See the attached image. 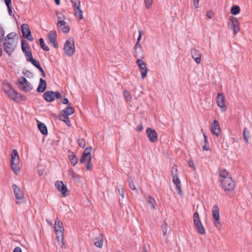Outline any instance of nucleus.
Listing matches in <instances>:
<instances>
[{
    "mask_svg": "<svg viewBox=\"0 0 252 252\" xmlns=\"http://www.w3.org/2000/svg\"><path fill=\"white\" fill-rule=\"evenodd\" d=\"M17 86L19 89L25 93L30 92L33 89L32 85L23 76L18 79Z\"/></svg>",
    "mask_w": 252,
    "mask_h": 252,
    "instance_id": "f257e3e1",
    "label": "nucleus"
},
{
    "mask_svg": "<svg viewBox=\"0 0 252 252\" xmlns=\"http://www.w3.org/2000/svg\"><path fill=\"white\" fill-rule=\"evenodd\" d=\"M10 162L12 170L15 174H17L20 171V168L19 166V157L16 149H13L12 151Z\"/></svg>",
    "mask_w": 252,
    "mask_h": 252,
    "instance_id": "f03ea898",
    "label": "nucleus"
},
{
    "mask_svg": "<svg viewBox=\"0 0 252 252\" xmlns=\"http://www.w3.org/2000/svg\"><path fill=\"white\" fill-rule=\"evenodd\" d=\"M193 223L196 231L199 234L203 235L205 234V229L200 220L199 213L195 212L193 215Z\"/></svg>",
    "mask_w": 252,
    "mask_h": 252,
    "instance_id": "7ed1b4c3",
    "label": "nucleus"
},
{
    "mask_svg": "<svg viewBox=\"0 0 252 252\" xmlns=\"http://www.w3.org/2000/svg\"><path fill=\"white\" fill-rule=\"evenodd\" d=\"M63 50L64 54L68 57H71L74 55L75 48L73 39L69 38L65 41L63 46Z\"/></svg>",
    "mask_w": 252,
    "mask_h": 252,
    "instance_id": "20e7f679",
    "label": "nucleus"
},
{
    "mask_svg": "<svg viewBox=\"0 0 252 252\" xmlns=\"http://www.w3.org/2000/svg\"><path fill=\"white\" fill-rule=\"evenodd\" d=\"M54 229L57 234V239L58 241H59L60 239L62 240L63 239L64 228L63 223L58 218H56L54 224Z\"/></svg>",
    "mask_w": 252,
    "mask_h": 252,
    "instance_id": "39448f33",
    "label": "nucleus"
},
{
    "mask_svg": "<svg viewBox=\"0 0 252 252\" xmlns=\"http://www.w3.org/2000/svg\"><path fill=\"white\" fill-rule=\"evenodd\" d=\"M220 186L225 191H230L234 189V183L231 177L220 180Z\"/></svg>",
    "mask_w": 252,
    "mask_h": 252,
    "instance_id": "423d86ee",
    "label": "nucleus"
},
{
    "mask_svg": "<svg viewBox=\"0 0 252 252\" xmlns=\"http://www.w3.org/2000/svg\"><path fill=\"white\" fill-rule=\"evenodd\" d=\"M213 218L214 219V224L217 228H220L221 227V223L220 221V214L219 209L217 205H215L213 207L212 210Z\"/></svg>",
    "mask_w": 252,
    "mask_h": 252,
    "instance_id": "0eeeda50",
    "label": "nucleus"
},
{
    "mask_svg": "<svg viewBox=\"0 0 252 252\" xmlns=\"http://www.w3.org/2000/svg\"><path fill=\"white\" fill-rule=\"evenodd\" d=\"M16 46L15 40H10V41H4L3 47L4 51L10 56L14 51Z\"/></svg>",
    "mask_w": 252,
    "mask_h": 252,
    "instance_id": "6e6552de",
    "label": "nucleus"
},
{
    "mask_svg": "<svg viewBox=\"0 0 252 252\" xmlns=\"http://www.w3.org/2000/svg\"><path fill=\"white\" fill-rule=\"evenodd\" d=\"M58 190L61 192L64 197L67 196L69 194V191L66 187L62 181H57L55 185Z\"/></svg>",
    "mask_w": 252,
    "mask_h": 252,
    "instance_id": "1a4fd4ad",
    "label": "nucleus"
},
{
    "mask_svg": "<svg viewBox=\"0 0 252 252\" xmlns=\"http://www.w3.org/2000/svg\"><path fill=\"white\" fill-rule=\"evenodd\" d=\"M21 31L22 36L24 38H26L30 41H32L33 40L31 34V32L27 24H23L22 25Z\"/></svg>",
    "mask_w": 252,
    "mask_h": 252,
    "instance_id": "9d476101",
    "label": "nucleus"
},
{
    "mask_svg": "<svg viewBox=\"0 0 252 252\" xmlns=\"http://www.w3.org/2000/svg\"><path fill=\"white\" fill-rule=\"evenodd\" d=\"M136 63L138 65L140 68V72L141 74V78L144 79L147 76L148 69L146 67V63L141 59H137L136 61Z\"/></svg>",
    "mask_w": 252,
    "mask_h": 252,
    "instance_id": "9b49d317",
    "label": "nucleus"
},
{
    "mask_svg": "<svg viewBox=\"0 0 252 252\" xmlns=\"http://www.w3.org/2000/svg\"><path fill=\"white\" fill-rule=\"evenodd\" d=\"M92 149V147H88L86 148L84 152H83V154L81 156V158L80 160V162L81 163H84L86 161H90L92 160V156L91 154V150Z\"/></svg>",
    "mask_w": 252,
    "mask_h": 252,
    "instance_id": "f8f14e48",
    "label": "nucleus"
},
{
    "mask_svg": "<svg viewBox=\"0 0 252 252\" xmlns=\"http://www.w3.org/2000/svg\"><path fill=\"white\" fill-rule=\"evenodd\" d=\"M190 53L195 63L197 64L200 63L201 60V54L199 50L192 48L190 50Z\"/></svg>",
    "mask_w": 252,
    "mask_h": 252,
    "instance_id": "ddd939ff",
    "label": "nucleus"
},
{
    "mask_svg": "<svg viewBox=\"0 0 252 252\" xmlns=\"http://www.w3.org/2000/svg\"><path fill=\"white\" fill-rule=\"evenodd\" d=\"M12 187L13 189L14 193L16 199L17 200H21L24 199V193L21 190L20 188L15 184H13Z\"/></svg>",
    "mask_w": 252,
    "mask_h": 252,
    "instance_id": "4468645a",
    "label": "nucleus"
},
{
    "mask_svg": "<svg viewBox=\"0 0 252 252\" xmlns=\"http://www.w3.org/2000/svg\"><path fill=\"white\" fill-rule=\"evenodd\" d=\"M147 136L151 142H155L157 140L158 135L156 131L151 128H148L146 130Z\"/></svg>",
    "mask_w": 252,
    "mask_h": 252,
    "instance_id": "2eb2a0df",
    "label": "nucleus"
},
{
    "mask_svg": "<svg viewBox=\"0 0 252 252\" xmlns=\"http://www.w3.org/2000/svg\"><path fill=\"white\" fill-rule=\"evenodd\" d=\"M211 129L212 133L216 135L219 136L221 132V130L219 126V124L217 120H214L211 125Z\"/></svg>",
    "mask_w": 252,
    "mask_h": 252,
    "instance_id": "dca6fc26",
    "label": "nucleus"
},
{
    "mask_svg": "<svg viewBox=\"0 0 252 252\" xmlns=\"http://www.w3.org/2000/svg\"><path fill=\"white\" fill-rule=\"evenodd\" d=\"M43 97L47 102H52L55 100L54 92L53 91H47L44 93Z\"/></svg>",
    "mask_w": 252,
    "mask_h": 252,
    "instance_id": "f3484780",
    "label": "nucleus"
},
{
    "mask_svg": "<svg viewBox=\"0 0 252 252\" xmlns=\"http://www.w3.org/2000/svg\"><path fill=\"white\" fill-rule=\"evenodd\" d=\"M57 26L61 28L63 32L67 33L70 31V28L68 23L64 21H59L58 22Z\"/></svg>",
    "mask_w": 252,
    "mask_h": 252,
    "instance_id": "a211bd4d",
    "label": "nucleus"
},
{
    "mask_svg": "<svg viewBox=\"0 0 252 252\" xmlns=\"http://www.w3.org/2000/svg\"><path fill=\"white\" fill-rule=\"evenodd\" d=\"M225 96L222 93H220L218 94L217 98H216V103L217 105L219 106L220 108H223L225 107Z\"/></svg>",
    "mask_w": 252,
    "mask_h": 252,
    "instance_id": "6ab92c4d",
    "label": "nucleus"
},
{
    "mask_svg": "<svg viewBox=\"0 0 252 252\" xmlns=\"http://www.w3.org/2000/svg\"><path fill=\"white\" fill-rule=\"evenodd\" d=\"M47 86L46 82L42 78L39 79V83L37 88V92L38 93H42L46 90Z\"/></svg>",
    "mask_w": 252,
    "mask_h": 252,
    "instance_id": "aec40b11",
    "label": "nucleus"
},
{
    "mask_svg": "<svg viewBox=\"0 0 252 252\" xmlns=\"http://www.w3.org/2000/svg\"><path fill=\"white\" fill-rule=\"evenodd\" d=\"M173 182L175 184L176 188V190L178 191V193L180 195L183 194V192L181 188V182L178 177L173 178Z\"/></svg>",
    "mask_w": 252,
    "mask_h": 252,
    "instance_id": "412c9836",
    "label": "nucleus"
},
{
    "mask_svg": "<svg viewBox=\"0 0 252 252\" xmlns=\"http://www.w3.org/2000/svg\"><path fill=\"white\" fill-rule=\"evenodd\" d=\"M72 3V6L73 8L74 11V15L77 16V9H79V7L80 6V0H70Z\"/></svg>",
    "mask_w": 252,
    "mask_h": 252,
    "instance_id": "4be33fe9",
    "label": "nucleus"
},
{
    "mask_svg": "<svg viewBox=\"0 0 252 252\" xmlns=\"http://www.w3.org/2000/svg\"><path fill=\"white\" fill-rule=\"evenodd\" d=\"M68 158L72 165L75 166L77 164L78 159L75 154L73 152L69 151Z\"/></svg>",
    "mask_w": 252,
    "mask_h": 252,
    "instance_id": "5701e85b",
    "label": "nucleus"
},
{
    "mask_svg": "<svg viewBox=\"0 0 252 252\" xmlns=\"http://www.w3.org/2000/svg\"><path fill=\"white\" fill-rule=\"evenodd\" d=\"M228 28L232 30L234 34H236L240 31L239 23L237 24H228Z\"/></svg>",
    "mask_w": 252,
    "mask_h": 252,
    "instance_id": "b1692460",
    "label": "nucleus"
},
{
    "mask_svg": "<svg viewBox=\"0 0 252 252\" xmlns=\"http://www.w3.org/2000/svg\"><path fill=\"white\" fill-rule=\"evenodd\" d=\"M94 241V244L96 247L99 248H102L103 243V239L101 234H99L98 237L95 239Z\"/></svg>",
    "mask_w": 252,
    "mask_h": 252,
    "instance_id": "393cba45",
    "label": "nucleus"
},
{
    "mask_svg": "<svg viewBox=\"0 0 252 252\" xmlns=\"http://www.w3.org/2000/svg\"><path fill=\"white\" fill-rule=\"evenodd\" d=\"M21 48L24 53H27V52L31 50L27 41L24 39H22L21 41Z\"/></svg>",
    "mask_w": 252,
    "mask_h": 252,
    "instance_id": "a878e982",
    "label": "nucleus"
},
{
    "mask_svg": "<svg viewBox=\"0 0 252 252\" xmlns=\"http://www.w3.org/2000/svg\"><path fill=\"white\" fill-rule=\"evenodd\" d=\"M38 128L43 135H47L48 134V130L46 126L43 123L39 122L38 123Z\"/></svg>",
    "mask_w": 252,
    "mask_h": 252,
    "instance_id": "bb28decb",
    "label": "nucleus"
},
{
    "mask_svg": "<svg viewBox=\"0 0 252 252\" xmlns=\"http://www.w3.org/2000/svg\"><path fill=\"white\" fill-rule=\"evenodd\" d=\"M3 91L6 93V94L12 90L11 85L6 80H4L3 82Z\"/></svg>",
    "mask_w": 252,
    "mask_h": 252,
    "instance_id": "cd10ccee",
    "label": "nucleus"
},
{
    "mask_svg": "<svg viewBox=\"0 0 252 252\" xmlns=\"http://www.w3.org/2000/svg\"><path fill=\"white\" fill-rule=\"evenodd\" d=\"M74 111L75 109L73 107L70 106V105L67 107L63 110V113L66 114V116L72 115L74 113Z\"/></svg>",
    "mask_w": 252,
    "mask_h": 252,
    "instance_id": "c85d7f7f",
    "label": "nucleus"
},
{
    "mask_svg": "<svg viewBox=\"0 0 252 252\" xmlns=\"http://www.w3.org/2000/svg\"><path fill=\"white\" fill-rule=\"evenodd\" d=\"M240 12V8L239 6L233 5L230 9V13L233 15H236L239 14Z\"/></svg>",
    "mask_w": 252,
    "mask_h": 252,
    "instance_id": "c756f323",
    "label": "nucleus"
},
{
    "mask_svg": "<svg viewBox=\"0 0 252 252\" xmlns=\"http://www.w3.org/2000/svg\"><path fill=\"white\" fill-rule=\"evenodd\" d=\"M48 38L50 42L56 39L57 33L55 31H51L47 35Z\"/></svg>",
    "mask_w": 252,
    "mask_h": 252,
    "instance_id": "7c9ffc66",
    "label": "nucleus"
},
{
    "mask_svg": "<svg viewBox=\"0 0 252 252\" xmlns=\"http://www.w3.org/2000/svg\"><path fill=\"white\" fill-rule=\"evenodd\" d=\"M10 98H11L14 101H17L16 98L17 97L18 93L13 90L10 91L6 94Z\"/></svg>",
    "mask_w": 252,
    "mask_h": 252,
    "instance_id": "2f4dec72",
    "label": "nucleus"
},
{
    "mask_svg": "<svg viewBox=\"0 0 252 252\" xmlns=\"http://www.w3.org/2000/svg\"><path fill=\"white\" fill-rule=\"evenodd\" d=\"M171 174L173 178L178 177V167L176 165H174L171 169Z\"/></svg>",
    "mask_w": 252,
    "mask_h": 252,
    "instance_id": "473e14b6",
    "label": "nucleus"
},
{
    "mask_svg": "<svg viewBox=\"0 0 252 252\" xmlns=\"http://www.w3.org/2000/svg\"><path fill=\"white\" fill-rule=\"evenodd\" d=\"M69 174L71 176V179L75 181V182H79V175L74 172L72 170L69 171Z\"/></svg>",
    "mask_w": 252,
    "mask_h": 252,
    "instance_id": "72a5a7b5",
    "label": "nucleus"
},
{
    "mask_svg": "<svg viewBox=\"0 0 252 252\" xmlns=\"http://www.w3.org/2000/svg\"><path fill=\"white\" fill-rule=\"evenodd\" d=\"M203 137L204 139L205 145L203 146V149L205 151H209L210 150L209 144L208 141L207 136L204 133Z\"/></svg>",
    "mask_w": 252,
    "mask_h": 252,
    "instance_id": "f704fd0d",
    "label": "nucleus"
},
{
    "mask_svg": "<svg viewBox=\"0 0 252 252\" xmlns=\"http://www.w3.org/2000/svg\"><path fill=\"white\" fill-rule=\"evenodd\" d=\"M219 175L220 176V177H221L222 179H224V178H225V177H230L228 175V173L224 169H220L219 170Z\"/></svg>",
    "mask_w": 252,
    "mask_h": 252,
    "instance_id": "c9c22d12",
    "label": "nucleus"
},
{
    "mask_svg": "<svg viewBox=\"0 0 252 252\" xmlns=\"http://www.w3.org/2000/svg\"><path fill=\"white\" fill-rule=\"evenodd\" d=\"M39 43L40 45L41 48L44 51H48L50 50V48L48 46L45 45L44 43V41L43 38H40L39 39Z\"/></svg>",
    "mask_w": 252,
    "mask_h": 252,
    "instance_id": "e433bc0d",
    "label": "nucleus"
},
{
    "mask_svg": "<svg viewBox=\"0 0 252 252\" xmlns=\"http://www.w3.org/2000/svg\"><path fill=\"white\" fill-rule=\"evenodd\" d=\"M147 202L151 205L152 209H155L156 203L154 198L149 196L147 198Z\"/></svg>",
    "mask_w": 252,
    "mask_h": 252,
    "instance_id": "4c0bfd02",
    "label": "nucleus"
},
{
    "mask_svg": "<svg viewBox=\"0 0 252 252\" xmlns=\"http://www.w3.org/2000/svg\"><path fill=\"white\" fill-rule=\"evenodd\" d=\"M5 3L6 5L7 6L8 11L10 16L12 15V5H11V0H4Z\"/></svg>",
    "mask_w": 252,
    "mask_h": 252,
    "instance_id": "58836bf2",
    "label": "nucleus"
},
{
    "mask_svg": "<svg viewBox=\"0 0 252 252\" xmlns=\"http://www.w3.org/2000/svg\"><path fill=\"white\" fill-rule=\"evenodd\" d=\"M16 35L14 32L9 33L5 38L4 41H10V40H15L13 38Z\"/></svg>",
    "mask_w": 252,
    "mask_h": 252,
    "instance_id": "ea45409f",
    "label": "nucleus"
},
{
    "mask_svg": "<svg viewBox=\"0 0 252 252\" xmlns=\"http://www.w3.org/2000/svg\"><path fill=\"white\" fill-rule=\"evenodd\" d=\"M134 54L135 57L142 58L144 56L142 49L140 48L138 49H135Z\"/></svg>",
    "mask_w": 252,
    "mask_h": 252,
    "instance_id": "a19ab883",
    "label": "nucleus"
},
{
    "mask_svg": "<svg viewBox=\"0 0 252 252\" xmlns=\"http://www.w3.org/2000/svg\"><path fill=\"white\" fill-rule=\"evenodd\" d=\"M249 131L247 129V128H245L243 131V138L245 140L246 142L248 144L249 143Z\"/></svg>",
    "mask_w": 252,
    "mask_h": 252,
    "instance_id": "79ce46f5",
    "label": "nucleus"
},
{
    "mask_svg": "<svg viewBox=\"0 0 252 252\" xmlns=\"http://www.w3.org/2000/svg\"><path fill=\"white\" fill-rule=\"evenodd\" d=\"M124 97H125V99L126 100V101H131L132 97H131L130 94L127 90H125L124 91Z\"/></svg>",
    "mask_w": 252,
    "mask_h": 252,
    "instance_id": "37998d69",
    "label": "nucleus"
},
{
    "mask_svg": "<svg viewBox=\"0 0 252 252\" xmlns=\"http://www.w3.org/2000/svg\"><path fill=\"white\" fill-rule=\"evenodd\" d=\"M25 55V56L26 57V60L27 62H30L32 60H33L34 58H33L32 55L31 51H29L27 52V53H24Z\"/></svg>",
    "mask_w": 252,
    "mask_h": 252,
    "instance_id": "c03bdc74",
    "label": "nucleus"
},
{
    "mask_svg": "<svg viewBox=\"0 0 252 252\" xmlns=\"http://www.w3.org/2000/svg\"><path fill=\"white\" fill-rule=\"evenodd\" d=\"M31 63L34 65L35 67H36L37 69H39L40 67H41L39 62L36 60L35 59H33L32 60L31 62Z\"/></svg>",
    "mask_w": 252,
    "mask_h": 252,
    "instance_id": "a18cd8bd",
    "label": "nucleus"
},
{
    "mask_svg": "<svg viewBox=\"0 0 252 252\" xmlns=\"http://www.w3.org/2000/svg\"><path fill=\"white\" fill-rule=\"evenodd\" d=\"M31 63L34 65L35 67H36L37 69H39L40 67H41L39 62L36 60L35 59H33L32 60L31 62Z\"/></svg>",
    "mask_w": 252,
    "mask_h": 252,
    "instance_id": "49530a36",
    "label": "nucleus"
},
{
    "mask_svg": "<svg viewBox=\"0 0 252 252\" xmlns=\"http://www.w3.org/2000/svg\"><path fill=\"white\" fill-rule=\"evenodd\" d=\"M31 63L34 65L35 67H36L37 69H39L40 67H41L39 62L36 60L35 59H33L32 60L31 62Z\"/></svg>",
    "mask_w": 252,
    "mask_h": 252,
    "instance_id": "de8ad7c7",
    "label": "nucleus"
},
{
    "mask_svg": "<svg viewBox=\"0 0 252 252\" xmlns=\"http://www.w3.org/2000/svg\"><path fill=\"white\" fill-rule=\"evenodd\" d=\"M78 145L82 148H84L86 146V142L84 138H80L78 141Z\"/></svg>",
    "mask_w": 252,
    "mask_h": 252,
    "instance_id": "09e8293b",
    "label": "nucleus"
},
{
    "mask_svg": "<svg viewBox=\"0 0 252 252\" xmlns=\"http://www.w3.org/2000/svg\"><path fill=\"white\" fill-rule=\"evenodd\" d=\"M229 22L228 24H237L238 23V19L232 16L229 17Z\"/></svg>",
    "mask_w": 252,
    "mask_h": 252,
    "instance_id": "8fccbe9b",
    "label": "nucleus"
},
{
    "mask_svg": "<svg viewBox=\"0 0 252 252\" xmlns=\"http://www.w3.org/2000/svg\"><path fill=\"white\" fill-rule=\"evenodd\" d=\"M4 35V31L0 25V43L3 40Z\"/></svg>",
    "mask_w": 252,
    "mask_h": 252,
    "instance_id": "3c124183",
    "label": "nucleus"
},
{
    "mask_svg": "<svg viewBox=\"0 0 252 252\" xmlns=\"http://www.w3.org/2000/svg\"><path fill=\"white\" fill-rule=\"evenodd\" d=\"M146 8H150L153 3V0H144Z\"/></svg>",
    "mask_w": 252,
    "mask_h": 252,
    "instance_id": "603ef678",
    "label": "nucleus"
},
{
    "mask_svg": "<svg viewBox=\"0 0 252 252\" xmlns=\"http://www.w3.org/2000/svg\"><path fill=\"white\" fill-rule=\"evenodd\" d=\"M54 98L55 99H61L62 98V95L59 92L56 91L54 92Z\"/></svg>",
    "mask_w": 252,
    "mask_h": 252,
    "instance_id": "864d4df0",
    "label": "nucleus"
},
{
    "mask_svg": "<svg viewBox=\"0 0 252 252\" xmlns=\"http://www.w3.org/2000/svg\"><path fill=\"white\" fill-rule=\"evenodd\" d=\"M83 11L79 7V9H77V16L78 15V18L80 20L83 19Z\"/></svg>",
    "mask_w": 252,
    "mask_h": 252,
    "instance_id": "5fc2aeb1",
    "label": "nucleus"
},
{
    "mask_svg": "<svg viewBox=\"0 0 252 252\" xmlns=\"http://www.w3.org/2000/svg\"><path fill=\"white\" fill-rule=\"evenodd\" d=\"M86 166V169L88 170H91L92 169V165L91 163V160L88 161Z\"/></svg>",
    "mask_w": 252,
    "mask_h": 252,
    "instance_id": "6e6d98bb",
    "label": "nucleus"
},
{
    "mask_svg": "<svg viewBox=\"0 0 252 252\" xmlns=\"http://www.w3.org/2000/svg\"><path fill=\"white\" fill-rule=\"evenodd\" d=\"M188 164L189 167L192 168L193 169H195L193 160L190 159L188 162Z\"/></svg>",
    "mask_w": 252,
    "mask_h": 252,
    "instance_id": "4d7b16f0",
    "label": "nucleus"
},
{
    "mask_svg": "<svg viewBox=\"0 0 252 252\" xmlns=\"http://www.w3.org/2000/svg\"><path fill=\"white\" fill-rule=\"evenodd\" d=\"M62 102L63 104H67L68 106L70 105V103L69 102L68 99L67 98L64 97L63 99L62 100Z\"/></svg>",
    "mask_w": 252,
    "mask_h": 252,
    "instance_id": "13d9d810",
    "label": "nucleus"
},
{
    "mask_svg": "<svg viewBox=\"0 0 252 252\" xmlns=\"http://www.w3.org/2000/svg\"><path fill=\"white\" fill-rule=\"evenodd\" d=\"M142 31L139 30L138 31V36L137 39V41H138V42H139L141 40V38H142Z\"/></svg>",
    "mask_w": 252,
    "mask_h": 252,
    "instance_id": "bf43d9fd",
    "label": "nucleus"
},
{
    "mask_svg": "<svg viewBox=\"0 0 252 252\" xmlns=\"http://www.w3.org/2000/svg\"><path fill=\"white\" fill-rule=\"evenodd\" d=\"M129 187L134 190H137L136 189L133 184V182L132 181H130L129 183Z\"/></svg>",
    "mask_w": 252,
    "mask_h": 252,
    "instance_id": "052dcab7",
    "label": "nucleus"
},
{
    "mask_svg": "<svg viewBox=\"0 0 252 252\" xmlns=\"http://www.w3.org/2000/svg\"><path fill=\"white\" fill-rule=\"evenodd\" d=\"M200 0H193V6L195 8H197L199 5Z\"/></svg>",
    "mask_w": 252,
    "mask_h": 252,
    "instance_id": "680f3d73",
    "label": "nucleus"
},
{
    "mask_svg": "<svg viewBox=\"0 0 252 252\" xmlns=\"http://www.w3.org/2000/svg\"><path fill=\"white\" fill-rule=\"evenodd\" d=\"M60 116H61V120H66L67 119H68V116H66V114H65V113L62 114Z\"/></svg>",
    "mask_w": 252,
    "mask_h": 252,
    "instance_id": "e2e57ef3",
    "label": "nucleus"
},
{
    "mask_svg": "<svg viewBox=\"0 0 252 252\" xmlns=\"http://www.w3.org/2000/svg\"><path fill=\"white\" fill-rule=\"evenodd\" d=\"M22 73L25 76H27V77H29V74H31V73L27 69H24L22 71Z\"/></svg>",
    "mask_w": 252,
    "mask_h": 252,
    "instance_id": "0e129e2a",
    "label": "nucleus"
},
{
    "mask_svg": "<svg viewBox=\"0 0 252 252\" xmlns=\"http://www.w3.org/2000/svg\"><path fill=\"white\" fill-rule=\"evenodd\" d=\"M206 15L209 19H211L213 15V12L212 11H208Z\"/></svg>",
    "mask_w": 252,
    "mask_h": 252,
    "instance_id": "69168bd1",
    "label": "nucleus"
},
{
    "mask_svg": "<svg viewBox=\"0 0 252 252\" xmlns=\"http://www.w3.org/2000/svg\"><path fill=\"white\" fill-rule=\"evenodd\" d=\"M51 43H52L53 44V46L56 48H57L59 46H58V43L56 41V39L53 40V41H52L50 42Z\"/></svg>",
    "mask_w": 252,
    "mask_h": 252,
    "instance_id": "338daca9",
    "label": "nucleus"
},
{
    "mask_svg": "<svg viewBox=\"0 0 252 252\" xmlns=\"http://www.w3.org/2000/svg\"><path fill=\"white\" fill-rule=\"evenodd\" d=\"M13 252H22V250L19 247H16L14 249Z\"/></svg>",
    "mask_w": 252,
    "mask_h": 252,
    "instance_id": "774afa93",
    "label": "nucleus"
}]
</instances>
